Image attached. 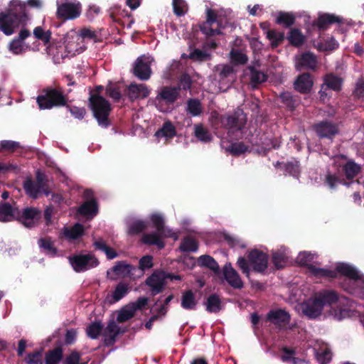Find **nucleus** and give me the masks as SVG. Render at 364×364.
<instances>
[{
	"label": "nucleus",
	"mask_w": 364,
	"mask_h": 364,
	"mask_svg": "<svg viewBox=\"0 0 364 364\" xmlns=\"http://www.w3.org/2000/svg\"><path fill=\"white\" fill-rule=\"evenodd\" d=\"M27 5L40 9V0H28ZM29 21L26 4L19 0H12L6 11L0 12V31L6 36L14 34L20 27H24Z\"/></svg>",
	"instance_id": "1"
},
{
	"label": "nucleus",
	"mask_w": 364,
	"mask_h": 364,
	"mask_svg": "<svg viewBox=\"0 0 364 364\" xmlns=\"http://www.w3.org/2000/svg\"><path fill=\"white\" fill-rule=\"evenodd\" d=\"M68 101V98L60 87H45L36 98V102L41 109L64 107L67 105Z\"/></svg>",
	"instance_id": "2"
},
{
	"label": "nucleus",
	"mask_w": 364,
	"mask_h": 364,
	"mask_svg": "<svg viewBox=\"0 0 364 364\" xmlns=\"http://www.w3.org/2000/svg\"><path fill=\"white\" fill-rule=\"evenodd\" d=\"M250 264L252 267L253 271L256 272H264L268 264V255L261 250L254 249L247 254V259L240 257L237 264L242 272L249 277L250 274Z\"/></svg>",
	"instance_id": "3"
},
{
	"label": "nucleus",
	"mask_w": 364,
	"mask_h": 364,
	"mask_svg": "<svg viewBox=\"0 0 364 364\" xmlns=\"http://www.w3.org/2000/svg\"><path fill=\"white\" fill-rule=\"evenodd\" d=\"M221 126L227 130L229 137L238 139L242 137V130L247 123V117L242 111L231 114H223L220 117Z\"/></svg>",
	"instance_id": "4"
},
{
	"label": "nucleus",
	"mask_w": 364,
	"mask_h": 364,
	"mask_svg": "<svg viewBox=\"0 0 364 364\" xmlns=\"http://www.w3.org/2000/svg\"><path fill=\"white\" fill-rule=\"evenodd\" d=\"M89 107L100 126L107 128L111 124L109 116L112 108L109 101L98 94H92L89 98Z\"/></svg>",
	"instance_id": "5"
},
{
	"label": "nucleus",
	"mask_w": 364,
	"mask_h": 364,
	"mask_svg": "<svg viewBox=\"0 0 364 364\" xmlns=\"http://www.w3.org/2000/svg\"><path fill=\"white\" fill-rule=\"evenodd\" d=\"M181 280V277L178 274L167 273L164 270H155L145 280V284L150 288L151 295L155 296L161 293L166 284V279Z\"/></svg>",
	"instance_id": "6"
},
{
	"label": "nucleus",
	"mask_w": 364,
	"mask_h": 364,
	"mask_svg": "<svg viewBox=\"0 0 364 364\" xmlns=\"http://www.w3.org/2000/svg\"><path fill=\"white\" fill-rule=\"evenodd\" d=\"M179 97V87L164 86L155 98L156 107L161 112H167L168 107L173 105Z\"/></svg>",
	"instance_id": "7"
},
{
	"label": "nucleus",
	"mask_w": 364,
	"mask_h": 364,
	"mask_svg": "<svg viewBox=\"0 0 364 364\" xmlns=\"http://www.w3.org/2000/svg\"><path fill=\"white\" fill-rule=\"evenodd\" d=\"M41 218V211L35 207H26L16 210V220L26 228H33L37 226Z\"/></svg>",
	"instance_id": "8"
},
{
	"label": "nucleus",
	"mask_w": 364,
	"mask_h": 364,
	"mask_svg": "<svg viewBox=\"0 0 364 364\" xmlns=\"http://www.w3.org/2000/svg\"><path fill=\"white\" fill-rule=\"evenodd\" d=\"M81 12L82 5L80 2H57L56 17L59 20L66 21L76 19L80 16Z\"/></svg>",
	"instance_id": "9"
},
{
	"label": "nucleus",
	"mask_w": 364,
	"mask_h": 364,
	"mask_svg": "<svg viewBox=\"0 0 364 364\" xmlns=\"http://www.w3.org/2000/svg\"><path fill=\"white\" fill-rule=\"evenodd\" d=\"M70 263L76 272H85L99 264V260L92 253L77 254L69 257Z\"/></svg>",
	"instance_id": "10"
},
{
	"label": "nucleus",
	"mask_w": 364,
	"mask_h": 364,
	"mask_svg": "<svg viewBox=\"0 0 364 364\" xmlns=\"http://www.w3.org/2000/svg\"><path fill=\"white\" fill-rule=\"evenodd\" d=\"M312 129L319 138L331 140L339 132L338 124L328 119L315 123L313 124Z\"/></svg>",
	"instance_id": "11"
},
{
	"label": "nucleus",
	"mask_w": 364,
	"mask_h": 364,
	"mask_svg": "<svg viewBox=\"0 0 364 364\" xmlns=\"http://www.w3.org/2000/svg\"><path fill=\"white\" fill-rule=\"evenodd\" d=\"M315 297L323 309L325 306H331L332 304L339 302L348 305V299L346 296H341L334 290L324 289L316 294Z\"/></svg>",
	"instance_id": "12"
},
{
	"label": "nucleus",
	"mask_w": 364,
	"mask_h": 364,
	"mask_svg": "<svg viewBox=\"0 0 364 364\" xmlns=\"http://www.w3.org/2000/svg\"><path fill=\"white\" fill-rule=\"evenodd\" d=\"M30 36L31 32L29 30L24 28L21 29L18 35L9 43V50L14 55H21L25 53L28 46H26L24 41Z\"/></svg>",
	"instance_id": "13"
},
{
	"label": "nucleus",
	"mask_w": 364,
	"mask_h": 364,
	"mask_svg": "<svg viewBox=\"0 0 364 364\" xmlns=\"http://www.w3.org/2000/svg\"><path fill=\"white\" fill-rule=\"evenodd\" d=\"M301 309L303 314L310 319H315L320 316L323 310L315 296L303 302L301 304Z\"/></svg>",
	"instance_id": "14"
},
{
	"label": "nucleus",
	"mask_w": 364,
	"mask_h": 364,
	"mask_svg": "<svg viewBox=\"0 0 364 364\" xmlns=\"http://www.w3.org/2000/svg\"><path fill=\"white\" fill-rule=\"evenodd\" d=\"M267 320L274 325L282 328L288 325L291 320V316L284 309L271 310L267 314Z\"/></svg>",
	"instance_id": "15"
},
{
	"label": "nucleus",
	"mask_w": 364,
	"mask_h": 364,
	"mask_svg": "<svg viewBox=\"0 0 364 364\" xmlns=\"http://www.w3.org/2000/svg\"><path fill=\"white\" fill-rule=\"evenodd\" d=\"M223 275L226 282L234 289H240L244 287V283L239 274L232 267L231 264H226L223 267Z\"/></svg>",
	"instance_id": "16"
},
{
	"label": "nucleus",
	"mask_w": 364,
	"mask_h": 364,
	"mask_svg": "<svg viewBox=\"0 0 364 364\" xmlns=\"http://www.w3.org/2000/svg\"><path fill=\"white\" fill-rule=\"evenodd\" d=\"M112 270L119 277L134 280L136 279L134 272L137 270V267L127 263L125 261H119L112 267Z\"/></svg>",
	"instance_id": "17"
},
{
	"label": "nucleus",
	"mask_w": 364,
	"mask_h": 364,
	"mask_svg": "<svg viewBox=\"0 0 364 364\" xmlns=\"http://www.w3.org/2000/svg\"><path fill=\"white\" fill-rule=\"evenodd\" d=\"M314 85L312 75L308 73L299 75L294 82L296 91L301 94H308L311 92Z\"/></svg>",
	"instance_id": "18"
},
{
	"label": "nucleus",
	"mask_w": 364,
	"mask_h": 364,
	"mask_svg": "<svg viewBox=\"0 0 364 364\" xmlns=\"http://www.w3.org/2000/svg\"><path fill=\"white\" fill-rule=\"evenodd\" d=\"M133 74L141 80H147L150 78L151 67L147 63L144 62L142 56L137 58L134 62Z\"/></svg>",
	"instance_id": "19"
},
{
	"label": "nucleus",
	"mask_w": 364,
	"mask_h": 364,
	"mask_svg": "<svg viewBox=\"0 0 364 364\" xmlns=\"http://www.w3.org/2000/svg\"><path fill=\"white\" fill-rule=\"evenodd\" d=\"M150 94V90L144 84L131 83L127 87V95L131 101L145 99Z\"/></svg>",
	"instance_id": "20"
},
{
	"label": "nucleus",
	"mask_w": 364,
	"mask_h": 364,
	"mask_svg": "<svg viewBox=\"0 0 364 364\" xmlns=\"http://www.w3.org/2000/svg\"><path fill=\"white\" fill-rule=\"evenodd\" d=\"M77 213L87 219H92L98 213V204L95 198L87 200L77 208Z\"/></svg>",
	"instance_id": "21"
},
{
	"label": "nucleus",
	"mask_w": 364,
	"mask_h": 364,
	"mask_svg": "<svg viewBox=\"0 0 364 364\" xmlns=\"http://www.w3.org/2000/svg\"><path fill=\"white\" fill-rule=\"evenodd\" d=\"M318 60L315 54L307 51L302 53L297 60V68L315 70L317 68Z\"/></svg>",
	"instance_id": "22"
},
{
	"label": "nucleus",
	"mask_w": 364,
	"mask_h": 364,
	"mask_svg": "<svg viewBox=\"0 0 364 364\" xmlns=\"http://www.w3.org/2000/svg\"><path fill=\"white\" fill-rule=\"evenodd\" d=\"M340 21L341 19L338 16L330 14H320L318 18L314 21L312 26L317 27L320 31H325L331 25Z\"/></svg>",
	"instance_id": "23"
},
{
	"label": "nucleus",
	"mask_w": 364,
	"mask_h": 364,
	"mask_svg": "<svg viewBox=\"0 0 364 364\" xmlns=\"http://www.w3.org/2000/svg\"><path fill=\"white\" fill-rule=\"evenodd\" d=\"M129 291V284L125 282H119L115 287L112 295H107L106 301L110 304L118 302L124 298Z\"/></svg>",
	"instance_id": "24"
},
{
	"label": "nucleus",
	"mask_w": 364,
	"mask_h": 364,
	"mask_svg": "<svg viewBox=\"0 0 364 364\" xmlns=\"http://www.w3.org/2000/svg\"><path fill=\"white\" fill-rule=\"evenodd\" d=\"M141 242L146 245H154L159 250L165 247V242L161 237L159 232L144 233L141 238Z\"/></svg>",
	"instance_id": "25"
},
{
	"label": "nucleus",
	"mask_w": 364,
	"mask_h": 364,
	"mask_svg": "<svg viewBox=\"0 0 364 364\" xmlns=\"http://www.w3.org/2000/svg\"><path fill=\"white\" fill-rule=\"evenodd\" d=\"M335 271L337 274L340 273L341 275L346 276L355 281L360 279L361 277L358 270L354 267L346 263L338 264L336 266Z\"/></svg>",
	"instance_id": "26"
},
{
	"label": "nucleus",
	"mask_w": 364,
	"mask_h": 364,
	"mask_svg": "<svg viewBox=\"0 0 364 364\" xmlns=\"http://www.w3.org/2000/svg\"><path fill=\"white\" fill-rule=\"evenodd\" d=\"M343 80L333 73H328L324 76L323 83L326 88L336 92H339L342 89Z\"/></svg>",
	"instance_id": "27"
},
{
	"label": "nucleus",
	"mask_w": 364,
	"mask_h": 364,
	"mask_svg": "<svg viewBox=\"0 0 364 364\" xmlns=\"http://www.w3.org/2000/svg\"><path fill=\"white\" fill-rule=\"evenodd\" d=\"M219 81L220 84H232L235 77L234 68L230 65H223L219 73Z\"/></svg>",
	"instance_id": "28"
},
{
	"label": "nucleus",
	"mask_w": 364,
	"mask_h": 364,
	"mask_svg": "<svg viewBox=\"0 0 364 364\" xmlns=\"http://www.w3.org/2000/svg\"><path fill=\"white\" fill-rule=\"evenodd\" d=\"M198 301L196 295L192 290H186L183 292L181 296V307L186 310H195Z\"/></svg>",
	"instance_id": "29"
},
{
	"label": "nucleus",
	"mask_w": 364,
	"mask_h": 364,
	"mask_svg": "<svg viewBox=\"0 0 364 364\" xmlns=\"http://www.w3.org/2000/svg\"><path fill=\"white\" fill-rule=\"evenodd\" d=\"M23 188L26 193L34 199L38 197V195L41 191L43 192V188L38 185L31 178H27L23 181Z\"/></svg>",
	"instance_id": "30"
},
{
	"label": "nucleus",
	"mask_w": 364,
	"mask_h": 364,
	"mask_svg": "<svg viewBox=\"0 0 364 364\" xmlns=\"http://www.w3.org/2000/svg\"><path fill=\"white\" fill-rule=\"evenodd\" d=\"M343 171L348 180L353 179L361 171V166L356 164L354 161L349 160L342 166Z\"/></svg>",
	"instance_id": "31"
},
{
	"label": "nucleus",
	"mask_w": 364,
	"mask_h": 364,
	"mask_svg": "<svg viewBox=\"0 0 364 364\" xmlns=\"http://www.w3.org/2000/svg\"><path fill=\"white\" fill-rule=\"evenodd\" d=\"M176 135V129L170 121L165 122L161 128L158 129L155 136L157 138L165 137L167 139H173Z\"/></svg>",
	"instance_id": "32"
},
{
	"label": "nucleus",
	"mask_w": 364,
	"mask_h": 364,
	"mask_svg": "<svg viewBox=\"0 0 364 364\" xmlns=\"http://www.w3.org/2000/svg\"><path fill=\"white\" fill-rule=\"evenodd\" d=\"M308 270L314 276L319 278L335 279L337 277V272L334 270L316 267L313 264L308 266Z\"/></svg>",
	"instance_id": "33"
},
{
	"label": "nucleus",
	"mask_w": 364,
	"mask_h": 364,
	"mask_svg": "<svg viewBox=\"0 0 364 364\" xmlns=\"http://www.w3.org/2000/svg\"><path fill=\"white\" fill-rule=\"evenodd\" d=\"M209 313H218L222 309V301L216 294H210L204 304Z\"/></svg>",
	"instance_id": "34"
},
{
	"label": "nucleus",
	"mask_w": 364,
	"mask_h": 364,
	"mask_svg": "<svg viewBox=\"0 0 364 364\" xmlns=\"http://www.w3.org/2000/svg\"><path fill=\"white\" fill-rule=\"evenodd\" d=\"M279 97L282 102L291 111L294 110L300 103L299 97L293 95L290 92H282Z\"/></svg>",
	"instance_id": "35"
},
{
	"label": "nucleus",
	"mask_w": 364,
	"mask_h": 364,
	"mask_svg": "<svg viewBox=\"0 0 364 364\" xmlns=\"http://www.w3.org/2000/svg\"><path fill=\"white\" fill-rule=\"evenodd\" d=\"M267 38L270 41L271 48L274 49L282 44L285 40V36L284 32L269 29L267 31Z\"/></svg>",
	"instance_id": "36"
},
{
	"label": "nucleus",
	"mask_w": 364,
	"mask_h": 364,
	"mask_svg": "<svg viewBox=\"0 0 364 364\" xmlns=\"http://www.w3.org/2000/svg\"><path fill=\"white\" fill-rule=\"evenodd\" d=\"M85 235V228L82 225L77 223L70 228L64 230V235L69 240H77Z\"/></svg>",
	"instance_id": "37"
},
{
	"label": "nucleus",
	"mask_w": 364,
	"mask_h": 364,
	"mask_svg": "<svg viewBox=\"0 0 364 364\" xmlns=\"http://www.w3.org/2000/svg\"><path fill=\"white\" fill-rule=\"evenodd\" d=\"M248 70L250 72V82L253 87L267 80L268 76L262 71L257 70L254 66H249Z\"/></svg>",
	"instance_id": "38"
},
{
	"label": "nucleus",
	"mask_w": 364,
	"mask_h": 364,
	"mask_svg": "<svg viewBox=\"0 0 364 364\" xmlns=\"http://www.w3.org/2000/svg\"><path fill=\"white\" fill-rule=\"evenodd\" d=\"M197 263L199 267L208 268L215 273H218L219 272L220 268L218 262L210 255H203L200 256L198 258Z\"/></svg>",
	"instance_id": "39"
},
{
	"label": "nucleus",
	"mask_w": 364,
	"mask_h": 364,
	"mask_svg": "<svg viewBox=\"0 0 364 364\" xmlns=\"http://www.w3.org/2000/svg\"><path fill=\"white\" fill-rule=\"evenodd\" d=\"M63 358V350L61 347H56L48 350L45 355L46 364H58Z\"/></svg>",
	"instance_id": "40"
},
{
	"label": "nucleus",
	"mask_w": 364,
	"mask_h": 364,
	"mask_svg": "<svg viewBox=\"0 0 364 364\" xmlns=\"http://www.w3.org/2000/svg\"><path fill=\"white\" fill-rule=\"evenodd\" d=\"M287 38L289 43L294 47L302 46L305 41L304 36L298 28H291Z\"/></svg>",
	"instance_id": "41"
},
{
	"label": "nucleus",
	"mask_w": 364,
	"mask_h": 364,
	"mask_svg": "<svg viewBox=\"0 0 364 364\" xmlns=\"http://www.w3.org/2000/svg\"><path fill=\"white\" fill-rule=\"evenodd\" d=\"M179 249L183 252H194L198 249V242L193 237L186 236L181 240Z\"/></svg>",
	"instance_id": "42"
},
{
	"label": "nucleus",
	"mask_w": 364,
	"mask_h": 364,
	"mask_svg": "<svg viewBox=\"0 0 364 364\" xmlns=\"http://www.w3.org/2000/svg\"><path fill=\"white\" fill-rule=\"evenodd\" d=\"M9 203H4L0 205V221L6 222L14 218L16 219V210Z\"/></svg>",
	"instance_id": "43"
},
{
	"label": "nucleus",
	"mask_w": 364,
	"mask_h": 364,
	"mask_svg": "<svg viewBox=\"0 0 364 364\" xmlns=\"http://www.w3.org/2000/svg\"><path fill=\"white\" fill-rule=\"evenodd\" d=\"M195 136L200 141L207 143L213 139L211 133L203 124L195 125Z\"/></svg>",
	"instance_id": "44"
},
{
	"label": "nucleus",
	"mask_w": 364,
	"mask_h": 364,
	"mask_svg": "<svg viewBox=\"0 0 364 364\" xmlns=\"http://www.w3.org/2000/svg\"><path fill=\"white\" fill-rule=\"evenodd\" d=\"M315 356L320 364H327L332 359V353L328 347L320 348L315 351Z\"/></svg>",
	"instance_id": "45"
},
{
	"label": "nucleus",
	"mask_w": 364,
	"mask_h": 364,
	"mask_svg": "<svg viewBox=\"0 0 364 364\" xmlns=\"http://www.w3.org/2000/svg\"><path fill=\"white\" fill-rule=\"evenodd\" d=\"M148 228V223L146 221L138 220L132 222L128 227V234L131 235H136L143 232Z\"/></svg>",
	"instance_id": "46"
},
{
	"label": "nucleus",
	"mask_w": 364,
	"mask_h": 364,
	"mask_svg": "<svg viewBox=\"0 0 364 364\" xmlns=\"http://www.w3.org/2000/svg\"><path fill=\"white\" fill-rule=\"evenodd\" d=\"M40 248L45 250L46 253L51 256L57 254V249L54 247L53 242L50 237H42L38 241Z\"/></svg>",
	"instance_id": "47"
},
{
	"label": "nucleus",
	"mask_w": 364,
	"mask_h": 364,
	"mask_svg": "<svg viewBox=\"0 0 364 364\" xmlns=\"http://www.w3.org/2000/svg\"><path fill=\"white\" fill-rule=\"evenodd\" d=\"M294 22L295 16L292 14L287 12H279L276 18V23L277 24L283 25L287 28L292 26Z\"/></svg>",
	"instance_id": "48"
},
{
	"label": "nucleus",
	"mask_w": 364,
	"mask_h": 364,
	"mask_svg": "<svg viewBox=\"0 0 364 364\" xmlns=\"http://www.w3.org/2000/svg\"><path fill=\"white\" fill-rule=\"evenodd\" d=\"M186 111L193 117L199 116L203 107L199 100L191 98L187 101Z\"/></svg>",
	"instance_id": "49"
},
{
	"label": "nucleus",
	"mask_w": 364,
	"mask_h": 364,
	"mask_svg": "<svg viewBox=\"0 0 364 364\" xmlns=\"http://www.w3.org/2000/svg\"><path fill=\"white\" fill-rule=\"evenodd\" d=\"M106 95L114 102H119L122 98L120 85L117 82H109L106 87Z\"/></svg>",
	"instance_id": "50"
},
{
	"label": "nucleus",
	"mask_w": 364,
	"mask_h": 364,
	"mask_svg": "<svg viewBox=\"0 0 364 364\" xmlns=\"http://www.w3.org/2000/svg\"><path fill=\"white\" fill-rule=\"evenodd\" d=\"M103 325L100 321L91 323L86 329V333L91 339H97L102 333Z\"/></svg>",
	"instance_id": "51"
},
{
	"label": "nucleus",
	"mask_w": 364,
	"mask_h": 364,
	"mask_svg": "<svg viewBox=\"0 0 364 364\" xmlns=\"http://www.w3.org/2000/svg\"><path fill=\"white\" fill-rule=\"evenodd\" d=\"M94 246L96 249L103 251L107 259H112L117 257V252L113 248L107 246L102 240H99L94 242Z\"/></svg>",
	"instance_id": "52"
},
{
	"label": "nucleus",
	"mask_w": 364,
	"mask_h": 364,
	"mask_svg": "<svg viewBox=\"0 0 364 364\" xmlns=\"http://www.w3.org/2000/svg\"><path fill=\"white\" fill-rule=\"evenodd\" d=\"M154 257L151 255H146L143 257H141L139 260V266L137 269L140 270V275L139 277H141L144 275V273L150 269H151L154 267Z\"/></svg>",
	"instance_id": "53"
},
{
	"label": "nucleus",
	"mask_w": 364,
	"mask_h": 364,
	"mask_svg": "<svg viewBox=\"0 0 364 364\" xmlns=\"http://www.w3.org/2000/svg\"><path fill=\"white\" fill-rule=\"evenodd\" d=\"M288 262V257L284 252L277 251L272 254V263L277 269L284 267Z\"/></svg>",
	"instance_id": "54"
},
{
	"label": "nucleus",
	"mask_w": 364,
	"mask_h": 364,
	"mask_svg": "<svg viewBox=\"0 0 364 364\" xmlns=\"http://www.w3.org/2000/svg\"><path fill=\"white\" fill-rule=\"evenodd\" d=\"M247 150L248 146L243 142L232 143L228 148H226V151L235 156H240L245 153Z\"/></svg>",
	"instance_id": "55"
},
{
	"label": "nucleus",
	"mask_w": 364,
	"mask_h": 364,
	"mask_svg": "<svg viewBox=\"0 0 364 364\" xmlns=\"http://www.w3.org/2000/svg\"><path fill=\"white\" fill-rule=\"evenodd\" d=\"M134 314L135 312L134 310L132 309L129 304H127L119 311L117 317V321L118 323L126 322L133 318Z\"/></svg>",
	"instance_id": "56"
},
{
	"label": "nucleus",
	"mask_w": 364,
	"mask_h": 364,
	"mask_svg": "<svg viewBox=\"0 0 364 364\" xmlns=\"http://www.w3.org/2000/svg\"><path fill=\"white\" fill-rule=\"evenodd\" d=\"M231 61L235 65H245L248 60L247 55L238 50L232 49L230 51Z\"/></svg>",
	"instance_id": "57"
},
{
	"label": "nucleus",
	"mask_w": 364,
	"mask_h": 364,
	"mask_svg": "<svg viewBox=\"0 0 364 364\" xmlns=\"http://www.w3.org/2000/svg\"><path fill=\"white\" fill-rule=\"evenodd\" d=\"M51 34L52 33L49 30L44 31L41 26H37L33 30V35L35 38L42 41L45 45L50 42Z\"/></svg>",
	"instance_id": "58"
},
{
	"label": "nucleus",
	"mask_w": 364,
	"mask_h": 364,
	"mask_svg": "<svg viewBox=\"0 0 364 364\" xmlns=\"http://www.w3.org/2000/svg\"><path fill=\"white\" fill-rule=\"evenodd\" d=\"M21 148V144L18 141L11 140H2L0 141V151H9L13 153Z\"/></svg>",
	"instance_id": "59"
},
{
	"label": "nucleus",
	"mask_w": 364,
	"mask_h": 364,
	"mask_svg": "<svg viewBox=\"0 0 364 364\" xmlns=\"http://www.w3.org/2000/svg\"><path fill=\"white\" fill-rule=\"evenodd\" d=\"M192 82L191 76L188 73H183L179 77L178 85L174 87H179V91L181 89L187 91L191 88Z\"/></svg>",
	"instance_id": "60"
},
{
	"label": "nucleus",
	"mask_w": 364,
	"mask_h": 364,
	"mask_svg": "<svg viewBox=\"0 0 364 364\" xmlns=\"http://www.w3.org/2000/svg\"><path fill=\"white\" fill-rule=\"evenodd\" d=\"M212 25L213 24H209L208 23L203 22L200 25V30L203 33H204L205 36L208 37L222 34V32L220 31V28L214 29L211 27Z\"/></svg>",
	"instance_id": "61"
},
{
	"label": "nucleus",
	"mask_w": 364,
	"mask_h": 364,
	"mask_svg": "<svg viewBox=\"0 0 364 364\" xmlns=\"http://www.w3.org/2000/svg\"><path fill=\"white\" fill-rule=\"evenodd\" d=\"M28 364H43L41 350H36L33 353H28L26 358Z\"/></svg>",
	"instance_id": "62"
},
{
	"label": "nucleus",
	"mask_w": 364,
	"mask_h": 364,
	"mask_svg": "<svg viewBox=\"0 0 364 364\" xmlns=\"http://www.w3.org/2000/svg\"><path fill=\"white\" fill-rule=\"evenodd\" d=\"M285 171L293 176H296L299 173V161L294 159L285 164Z\"/></svg>",
	"instance_id": "63"
},
{
	"label": "nucleus",
	"mask_w": 364,
	"mask_h": 364,
	"mask_svg": "<svg viewBox=\"0 0 364 364\" xmlns=\"http://www.w3.org/2000/svg\"><path fill=\"white\" fill-rule=\"evenodd\" d=\"M209 54L200 49H194L189 55V58L193 60L205 61L208 59Z\"/></svg>",
	"instance_id": "64"
}]
</instances>
